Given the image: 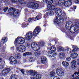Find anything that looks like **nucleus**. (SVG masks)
I'll use <instances>...</instances> for the list:
<instances>
[{"label": "nucleus", "mask_w": 79, "mask_h": 79, "mask_svg": "<svg viewBox=\"0 0 79 79\" xmlns=\"http://www.w3.org/2000/svg\"><path fill=\"white\" fill-rule=\"evenodd\" d=\"M44 42H41L38 43V45H37V44L36 42H33L31 44V47L35 51H37L40 49V47H42L44 46Z\"/></svg>", "instance_id": "1"}, {"label": "nucleus", "mask_w": 79, "mask_h": 79, "mask_svg": "<svg viewBox=\"0 0 79 79\" xmlns=\"http://www.w3.org/2000/svg\"><path fill=\"white\" fill-rule=\"evenodd\" d=\"M25 42L24 38L21 37L17 38L14 42L15 45L17 46V44H23Z\"/></svg>", "instance_id": "2"}, {"label": "nucleus", "mask_w": 79, "mask_h": 79, "mask_svg": "<svg viewBox=\"0 0 79 79\" xmlns=\"http://www.w3.org/2000/svg\"><path fill=\"white\" fill-rule=\"evenodd\" d=\"M55 13L58 15L61 16L62 15V17H64L66 16V13L64 11H62V10L60 8H56L55 10Z\"/></svg>", "instance_id": "3"}, {"label": "nucleus", "mask_w": 79, "mask_h": 79, "mask_svg": "<svg viewBox=\"0 0 79 79\" xmlns=\"http://www.w3.org/2000/svg\"><path fill=\"white\" fill-rule=\"evenodd\" d=\"M56 74L59 77H63L64 76V72L63 69L61 68H58L56 70Z\"/></svg>", "instance_id": "4"}, {"label": "nucleus", "mask_w": 79, "mask_h": 79, "mask_svg": "<svg viewBox=\"0 0 79 79\" xmlns=\"http://www.w3.org/2000/svg\"><path fill=\"white\" fill-rule=\"evenodd\" d=\"M36 2L37 1H33L29 2L28 4V6L33 9H37L38 8H39V4L36 3Z\"/></svg>", "instance_id": "5"}, {"label": "nucleus", "mask_w": 79, "mask_h": 79, "mask_svg": "<svg viewBox=\"0 0 79 79\" xmlns=\"http://www.w3.org/2000/svg\"><path fill=\"white\" fill-rule=\"evenodd\" d=\"M33 32L31 31L27 32L25 35V39L26 40H30V39H32V35H33Z\"/></svg>", "instance_id": "6"}, {"label": "nucleus", "mask_w": 79, "mask_h": 79, "mask_svg": "<svg viewBox=\"0 0 79 79\" xmlns=\"http://www.w3.org/2000/svg\"><path fill=\"white\" fill-rule=\"evenodd\" d=\"M26 50V47L24 45H20L17 48V50L19 52H23Z\"/></svg>", "instance_id": "7"}, {"label": "nucleus", "mask_w": 79, "mask_h": 79, "mask_svg": "<svg viewBox=\"0 0 79 79\" xmlns=\"http://www.w3.org/2000/svg\"><path fill=\"white\" fill-rule=\"evenodd\" d=\"M64 21L63 18L61 16H59V15H57L56 16V18L54 20V23H63Z\"/></svg>", "instance_id": "8"}, {"label": "nucleus", "mask_w": 79, "mask_h": 79, "mask_svg": "<svg viewBox=\"0 0 79 79\" xmlns=\"http://www.w3.org/2000/svg\"><path fill=\"white\" fill-rule=\"evenodd\" d=\"M12 69H13V67H10V68H8L7 69H4L2 71V74L3 76H6Z\"/></svg>", "instance_id": "9"}, {"label": "nucleus", "mask_w": 79, "mask_h": 79, "mask_svg": "<svg viewBox=\"0 0 79 79\" xmlns=\"http://www.w3.org/2000/svg\"><path fill=\"white\" fill-rule=\"evenodd\" d=\"M72 4H73V0H68L64 2V6L65 7H69L72 5Z\"/></svg>", "instance_id": "10"}, {"label": "nucleus", "mask_w": 79, "mask_h": 79, "mask_svg": "<svg viewBox=\"0 0 79 79\" xmlns=\"http://www.w3.org/2000/svg\"><path fill=\"white\" fill-rule=\"evenodd\" d=\"M40 27H37L33 31V35L34 36L37 35V34L40 32Z\"/></svg>", "instance_id": "11"}, {"label": "nucleus", "mask_w": 79, "mask_h": 79, "mask_svg": "<svg viewBox=\"0 0 79 79\" xmlns=\"http://www.w3.org/2000/svg\"><path fill=\"white\" fill-rule=\"evenodd\" d=\"M47 54L48 57H55L56 56V52L55 51L53 52L48 51Z\"/></svg>", "instance_id": "12"}, {"label": "nucleus", "mask_w": 79, "mask_h": 79, "mask_svg": "<svg viewBox=\"0 0 79 79\" xmlns=\"http://www.w3.org/2000/svg\"><path fill=\"white\" fill-rule=\"evenodd\" d=\"M27 73H30V75L32 76H35L37 74V72L35 71V70H31L28 71Z\"/></svg>", "instance_id": "13"}, {"label": "nucleus", "mask_w": 79, "mask_h": 79, "mask_svg": "<svg viewBox=\"0 0 79 79\" xmlns=\"http://www.w3.org/2000/svg\"><path fill=\"white\" fill-rule=\"evenodd\" d=\"M70 56L72 59H76L78 56V54L76 52H74L71 53L70 55Z\"/></svg>", "instance_id": "14"}, {"label": "nucleus", "mask_w": 79, "mask_h": 79, "mask_svg": "<svg viewBox=\"0 0 79 79\" xmlns=\"http://www.w3.org/2000/svg\"><path fill=\"white\" fill-rule=\"evenodd\" d=\"M73 27V23H72V22H67L65 25V28L66 30H69V27Z\"/></svg>", "instance_id": "15"}, {"label": "nucleus", "mask_w": 79, "mask_h": 79, "mask_svg": "<svg viewBox=\"0 0 79 79\" xmlns=\"http://www.w3.org/2000/svg\"><path fill=\"white\" fill-rule=\"evenodd\" d=\"M72 67L74 69H76V61L75 60H73L72 62Z\"/></svg>", "instance_id": "16"}, {"label": "nucleus", "mask_w": 79, "mask_h": 79, "mask_svg": "<svg viewBox=\"0 0 79 79\" xmlns=\"http://www.w3.org/2000/svg\"><path fill=\"white\" fill-rule=\"evenodd\" d=\"M42 76L40 74H37L35 77H32L31 79H40L42 78Z\"/></svg>", "instance_id": "17"}, {"label": "nucleus", "mask_w": 79, "mask_h": 79, "mask_svg": "<svg viewBox=\"0 0 79 79\" xmlns=\"http://www.w3.org/2000/svg\"><path fill=\"white\" fill-rule=\"evenodd\" d=\"M47 8L49 10H53L55 8V7L54 6H51L48 5Z\"/></svg>", "instance_id": "18"}, {"label": "nucleus", "mask_w": 79, "mask_h": 79, "mask_svg": "<svg viewBox=\"0 0 79 79\" xmlns=\"http://www.w3.org/2000/svg\"><path fill=\"white\" fill-rule=\"evenodd\" d=\"M47 60L46 57L44 56H43L41 57V62L44 64L45 63H47Z\"/></svg>", "instance_id": "19"}, {"label": "nucleus", "mask_w": 79, "mask_h": 79, "mask_svg": "<svg viewBox=\"0 0 79 79\" xmlns=\"http://www.w3.org/2000/svg\"><path fill=\"white\" fill-rule=\"evenodd\" d=\"M43 2H46L48 5H50L53 3V2L52 0H46V1L44 0Z\"/></svg>", "instance_id": "20"}, {"label": "nucleus", "mask_w": 79, "mask_h": 79, "mask_svg": "<svg viewBox=\"0 0 79 79\" xmlns=\"http://www.w3.org/2000/svg\"><path fill=\"white\" fill-rule=\"evenodd\" d=\"M74 24L75 27L74 28V30L75 32H76V31H77L79 30V25L77 23H75Z\"/></svg>", "instance_id": "21"}, {"label": "nucleus", "mask_w": 79, "mask_h": 79, "mask_svg": "<svg viewBox=\"0 0 79 79\" xmlns=\"http://www.w3.org/2000/svg\"><path fill=\"white\" fill-rule=\"evenodd\" d=\"M62 64L64 67H67L69 66V63L66 61H63L62 62Z\"/></svg>", "instance_id": "22"}, {"label": "nucleus", "mask_w": 79, "mask_h": 79, "mask_svg": "<svg viewBox=\"0 0 79 79\" xmlns=\"http://www.w3.org/2000/svg\"><path fill=\"white\" fill-rule=\"evenodd\" d=\"M59 57L60 58H64L65 57V54L64 53H59Z\"/></svg>", "instance_id": "23"}, {"label": "nucleus", "mask_w": 79, "mask_h": 79, "mask_svg": "<svg viewBox=\"0 0 79 79\" xmlns=\"http://www.w3.org/2000/svg\"><path fill=\"white\" fill-rule=\"evenodd\" d=\"M7 40V38L6 37H4V38H2V40H1V42L2 44H5L6 42V41Z\"/></svg>", "instance_id": "24"}, {"label": "nucleus", "mask_w": 79, "mask_h": 79, "mask_svg": "<svg viewBox=\"0 0 79 79\" xmlns=\"http://www.w3.org/2000/svg\"><path fill=\"white\" fill-rule=\"evenodd\" d=\"M64 0H60L59 1L58 4L60 6H61V5H63V4H64Z\"/></svg>", "instance_id": "25"}, {"label": "nucleus", "mask_w": 79, "mask_h": 79, "mask_svg": "<svg viewBox=\"0 0 79 79\" xmlns=\"http://www.w3.org/2000/svg\"><path fill=\"white\" fill-rule=\"evenodd\" d=\"M15 57L16 59H20L21 58V55L19 54H17L15 55Z\"/></svg>", "instance_id": "26"}, {"label": "nucleus", "mask_w": 79, "mask_h": 79, "mask_svg": "<svg viewBox=\"0 0 79 79\" xmlns=\"http://www.w3.org/2000/svg\"><path fill=\"white\" fill-rule=\"evenodd\" d=\"M46 14L47 15H50V16H53L54 15L53 12L52 11H51L50 12H48L46 13Z\"/></svg>", "instance_id": "27"}, {"label": "nucleus", "mask_w": 79, "mask_h": 79, "mask_svg": "<svg viewBox=\"0 0 79 79\" xmlns=\"http://www.w3.org/2000/svg\"><path fill=\"white\" fill-rule=\"evenodd\" d=\"M32 53L31 52H26L23 54V56H27V55H31Z\"/></svg>", "instance_id": "28"}, {"label": "nucleus", "mask_w": 79, "mask_h": 79, "mask_svg": "<svg viewBox=\"0 0 79 79\" xmlns=\"http://www.w3.org/2000/svg\"><path fill=\"white\" fill-rule=\"evenodd\" d=\"M12 15H13L14 16H19V14L18 12V10H15L13 13L11 14Z\"/></svg>", "instance_id": "29"}, {"label": "nucleus", "mask_w": 79, "mask_h": 79, "mask_svg": "<svg viewBox=\"0 0 79 79\" xmlns=\"http://www.w3.org/2000/svg\"><path fill=\"white\" fill-rule=\"evenodd\" d=\"M50 49L51 51H48V52H55V50H56V48L52 46L50 48Z\"/></svg>", "instance_id": "30"}, {"label": "nucleus", "mask_w": 79, "mask_h": 79, "mask_svg": "<svg viewBox=\"0 0 79 79\" xmlns=\"http://www.w3.org/2000/svg\"><path fill=\"white\" fill-rule=\"evenodd\" d=\"M17 63V60H16V59L10 62V64H16Z\"/></svg>", "instance_id": "31"}, {"label": "nucleus", "mask_w": 79, "mask_h": 79, "mask_svg": "<svg viewBox=\"0 0 79 79\" xmlns=\"http://www.w3.org/2000/svg\"><path fill=\"white\" fill-rule=\"evenodd\" d=\"M58 50L60 52H64V48L63 47H59L58 48Z\"/></svg>", "instance_id": "32"}, {"label": "nucleus", "mask_w": 79, "mask_h": 79, "mask_svg": "<svg viewBox=\"0 0 79 79\" xmlns=\"http://www.w3.org/2000/svg\"><path fill=\"white\" fill-rule=\"evenodd\" d=\"M55 76V73L54 72H51L50 74V76L51 77H53Z\"/></svg>", "instance_id": "33"}, {"label": "nucleus", "mask_w": 79, "mask_h": 79, "mask_svg": "<svg viewBox=\"0 0 79 79\" xmlns=\"http://www.w3.org/2000/svg\"><path fill=\"white\" fill-rule=\"evenodd\" d=\"M8 11H9V13H10V14H11L14 12L13 11V8L11 7L9 8Z\"/></svg>", "instance_id": "34"}, {"label": "nucleus", "mask_w": 79, "mask_h": 79, "mask_svg": "<svg viewBox=\"0 0 79 79\" xmlns=\"http://www.w3.org/2000/svg\"><path fill=\"white\" fill-rule=\"evenodd\" d=\"M79 50V48H77V46L76 48H75L74 49L72 50V52H77V51H78V50Z\"/></svg>", "instance_id": "35"}, {"label": "nucleus", "mask_w": 79, "mask_h": 79, "mask_svg": "<svg viewBox=\"0 0 79 79\" xmlns=\"http://www.w3.org/2000/svg\"><path fill=\"white\" fill-rule=\"evenodd\" d=\"M18 2L19 3L21 4H25L26 3L24 1H23V0H19Z\"/></svg>", "instance_id": "36"}, {"label": "nucleus", "mask_w": 79, "mask_h": 79, "mask_svg": "<svg viewBox=\"0 0 79 79\" xmlns=\"http://www.w3.org/2000/svg\"><path fill=\"white\" fill-rule=\"evenodd\" d=\"M10 79H17V77L15 75H13L10 77Z\"/></svg>", "instance_id": "37"}, {"label": "nucleus", "mask_w": 79, "mask_h": 79, "mask_svg": "<svg viewBox=\"0 0 79 79\" xmlns=\"http://www.w3.org/2000/svg\"><path fill=\"white\" fill-rule=\"evenodd\" d=\"M29 61L30 62H34L35 61V60L32 57H30L29 58Z\"/></svg>", "instance_id": "38"}, {"label": "nucleus", "mask_w": 79, "mask_h": 79, "mask_svg": "<svg viewBox=\"0 0 79 79\" xmlns=\"http://www.w3.org/2000/svg\"><path fill=\"white\" fill-rule=\"evenodd\" d=\"M15 58L13 56H11L9 60L10 61H10H14L15 60Z\"/></svg>", "instance_id": "39"}, {"label": "nucleus", "mask_w": 79, "mask_h": 79, "mask_svg": "<svg viewBox=\"0 0 79 79\" xmlns=\"http://www.w3.org/2000/svg\"><path fill=\"white\" fill-rule=\"evenodd\" d=\"M42 18V17H41L40 15H37L36 17L35 18V19H37V20H39V19H41Z\"/></svg>", "instance_id": "40"}, {"label": "nucleus", "mask_w": 79, "mask_h": 79, "mask_svg": "<svg viewBox=\"0 0 79 79\" xmlns=\"http://www.w3.org/2000/svg\"><path fill=\"white\" fill-rule=\"evenodd\" d=\"M66 61H71V57H67L66 58Z\"/></svg>", "instance_id": "41"}, {"label": "nucleus", "mask_w": 79, "mask_h": 79, "mask_svg": "<svg viewBox=\"0 0 79 79\" xmlns=\"http://www.w3.org/2000/svg\"><path fill=\"white\" fill-rule=\"evenodd\" d=\"M8 7H5L3 9L4 10V12H6V11H7V10H8Z\"/></svg>", "instance_id": "42"}, {"label": "nucleus", "mask_w": 79, "mask_h": 79, "mask_svg": "<svg viewBox=\"0 0 79 79\" xmlns=\"http://www.w3.org/2000/svg\"><path fill=\"white\" fill-rule=\"evenodd\" d=\"M35 55L36 56H39L40 55V52L38 53L37 52H35Z\"/></svg>", "instance_id": "43"}, {"label": "nucleus", "mask_w": 79, "mask_h": 79, "mask_svg": "<svg viewBox=\"0 0 79 79\" xmlns=\"http://www.w3.org/2000/svg\"><path fill=\"white\" fill-rule=\"evenodd\" d=\"M0 63H5V61L3 60V59H2V58H0Z\"/></svg>", "instance_id": "44"}, {"label": "nucleus", "mask_w": 79, "mask_h": 79, "mask_svg": "<svg viewBox=\"0 0 79 79\" xmlns=\"http://www.w3.org/2000/svg\"><path fill=\"white\" fill-rule=\"evenodd\" d=\"M11 2H14V3H16L18 2L17 0H11Z\"/></svg>", "instance_id": "45"}, {"label": "nucleus", "mask_w": 79, "mask_h": 79, "mask_svg": "<svg viewBox=\"0 0 79 79\" xmlns=\"http://www.w3.org/2000/svg\"><path fill=\"white\" fill-rule=\"evenodd\" d=\"M10 50H12V51H14V50H15V47H11Z\"/></svg>", "instance_id": "46"}, {"label": "nucleus", "mask_w": 79, "mask_h": 79, "mask_svg": "<svg viewBox=\"0 0 79 79\" xmlns=\"http://www.w3.org/2000/svg\"><path fill=\"white\" fill-rule=\"evenodd\" d=\"M69 48H67L66 49H64V51H66L67 52L69 51Z\"/></svg>", "instance_id": "47"}, {"label": "nucleus", "mask_w": 79, "mask_h": 79, "mask_svg": "<svg viewBox=\"0 0 79 79\" xmlns=\"http://www.w3.org/2000/svg\"><path fill=\"white\" fill-rule=\"evenodd\" d=\"M26 46L27 47H30V46H31V45H30V44L27 43L26 44Z\"/></svg>", "instance_id": "48"}, {"label": "nucleus", "mask_w": 79, "mask_h": 79, "mask_svg": "<svg viewBox=\"0 0 79 79\" xmlns=\"http://www.w3.org/2000/svg\"><path fill=\"white\" fill-rule=\"evenodd\" d=\"M79 74V72H76L74 73V74H75V75H76V74H77V75H78V74Z\"/></svg>", "instance_id": "49"}, {"label": "nucleus", "mask_w": 79, "mask_h": 79, "mask_svg": "<svg viewBox=\"0 0 79 79\" xmlns=\"http://www.w3.org/2000/svg\"><path fill=\"white\" fill-rule=\"evenodd\" d=\"M28 20L29 22H32V18H29Z\"/></svg>", "instance_id": "50"}, {"label": "nucleus", "mask_w": 79, "mask_h": 79, "mask_svg": "<svg viewBox=\"0 0 79 79\" xmlns=\"http://www.w3.org/2000/svg\"><path fill=\"white\" fill-rule=\"evenodd\" d=\"M53 79H60V78L56 76L54 77Z\"/></svg>", "instance_id": "51"}, {"label": "nucleus", "mask_w": 79, "mask_h": 79, "mask_svg": "<svg viewBox=\"0 0 79 79\" xmlns=\"http://www.w3.org/2000/svg\"><path fill=\"white\" fill-rule=\"evenodd\" d=\"M20 71L23 74H24V72L23 69L20 70Z\"/></svg>", "instance_id": "52"}, {"label": "nucleus", "mask_w": 79, "mask_h": 79, "mask_svg": "<svg viewBox=\"0 0 79 79\" xmlns=\"http://www.w3.org/2000/svg\"><path fill=\"white\" fill-rule=\"evenodd\" d=\"M72 48H75L76 47H77V46L75 45H72Z\"/></svg>", "instance_id": "53"}, {"label": "nucleus", "mask_w": 79, "mask_h": 79, "mask_svg": "<svg viewBox=\"0 0 79 79\" xmlns=\"http://www.w3.org/2000/svg\"><path fill=\"white\" fill-rule=\"evenodd\" d=\"M35 18H31V21H35Z\"/></svg>", "instance_id": "54"}, {"label": "nucleus", "mask_w": 79, "mask_h": 79, "mask_svg": "<svg viewBox=\"0 0 79 79\" xmlns=\"http://www.w3.org/2000/svg\"><path fill=\"white\" fill-rule=\"evenodd\" d=\"M75 3H79V0L76 1Z\"/></svg>", "instance_id": "55"}, {"label": "nucleus", "mask_w": 79, "mask_h": 79, "mask_svg": "<svg viewBox=\"0 0 79 79\" xmlns=\"http://www.w3.org/2000/svg\"><path fill=\"white\" fill-rule=\"evenodd\" d=\"M75 79H79V77L78 76H76L75 78Z\"/></svg>", "instance_id": "56"}, {"label": "nucleus", "mask_w": 79, "mask_h": 79, "mask_svg": "<svg viewBox=\"0 0 79 79\" xmlns=\"http://www.w3.org/2000/svg\"><path fill=\"white\" fill-rule=\"evenodd\" d=\"M44 24H46V23H47V21H46V20H44Z\"/></svg>", "instance_id": "57"}, {"label": "nucleus", "mask_w": 79, "mask_h": 79, "mask_svg": "<svg viewBox=\"0 0 79 79\" xmlns=\"http://www.w3.org/2000/svg\"><path fill=\"white\" fill-rule=\"evenodd\" d=\"M52 2H57V1H58V0H52Z\"/></svg>", "instance_id": "58"}, {"label": "nucleus", "mask_w": 79, "mask_h": 79, "mask_svg": "<svg viewBox=\"0 0 79 79\" xmlns=\"http://www.w3.org/2000/svg\"><path fill=\"white\" fill-rule=\"evenodd\" d=\"M72 77H74V75L73 74V75H72Z\"/></svg>", "instance_id": "59"}, {"label": "nucleus", "mask_w": 79, "mask_h": 79, "mask_svg": "<svg viewBox=\"0 0 79 79\" xmlns=\"http://www.w3.org/2000/svg\"><path fill=\"white\" fill-rule=\"evenodd\" d=\"M74 9H75V10H76V6H74Z\"/></svg>", "instance_id": "60"}, {"label": "nucleus", "mask_w": 79, "mask_h": 79, "mask_svg": "<svg viewBox=\"0 0 79 79\" xmlns=\"http://www.w3.org/2000/svg\"><path fill=\"white\" fill-rule=\"evenodd\" d=\"M0 79H4V78H3V77H0Z\"/></svg>", "instance_id": "61"}, {"label": "nucleus", "mask_w": 79, "mask_h": 79, "mask_svg": "<svg viewBox=\"0 0 79 79\" xmlns=\"http://www.w3.org/2000/svg\"><path fill=\"white\" fill-rule=\"evenodd\" d=\"M17 69H19V70H20V69H19L18 68H17Z\"/></svg>", "instance_id": "62"}, {"label": "nucleus", "mask_w": 79, "mask_h": 79, "mask_svg": "<svg viewBox=\"0 0 79 79\" xmlns=\"http://www.w3.org/2000/svg\"><path fill=\"white\" fill-rule=\"evenodd\" d=\"M3 1V0H0V2H2Z\"/></svg>", "instance_id": "63"}, {"label": "nucleus", "mask_w": 79, "mask_h": 79, "mask_svg": "<svg viewBox=\"0 0 79 79\" xmlns=\"http://www.w3.org/2000/svg\"><path fill=\"white\" fill-rule=\"evenodd\" d=\"M44 27H45V24L44 25Z\"/></svg>", "instance_id": "64"}]
</instances>
